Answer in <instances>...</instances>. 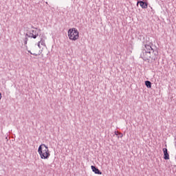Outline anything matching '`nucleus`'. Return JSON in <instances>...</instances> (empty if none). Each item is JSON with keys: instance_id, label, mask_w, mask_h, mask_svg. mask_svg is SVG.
Returning a JSON list of instances; mask_svg holds the SVG:
<instances>
[{"instance_id": "2", "label": "nucleus", "mask_w": 176, "mask_h": 176, "mask_svg": "<svg viewBox=\"0 0 176 176\" xmlns=\"http://www.w3.org/2000/svg\"><path fill=\"white\" fill-rule=\"evenodd\" d=\"M38 154L41 159H49L50 157V152L49 148L45 144H41L38 147Z\"/></svg>"}, {"instance_id": "11", "label": "nucleus", "mask_w": 176, "mask_h": 176, "mask_svg": "<svg viewBox=\"0 0 176 176\" xmlns=\"http://www.w3.org/2000/svg\"><path fill=\"white\" fill-rule=\"evenodd\" d=\"M2 98V94L0 92V100Z\"/></svg>"}, {"instance_id": "4", "label": "nucleus", "mask_w": 176, "mask_h": 176, "mask_svg": "<svg viewBox=\"0 0 176 176\" xmlns=\"http://www.w3.org/2000/svg\"><path fill=\"white\" fill-rule=\"evenodd\" d=\"M67 34L70 41H77V39H79V32L76 28L69 29Z\"/></svg>"}, {"instance_id": "8", "label": "nucleus", "mask_w": 176, "mask_h": 176, "mask_svg": "<svg viewBox=\"0 0 176 176\" xmlns=\"http://www.w3.org/2000/svg\"><path fill=\"white\" fill-rule=\"evenodd\" d=\"M41 45L45 46V40L43 38H41V41L38 43V47H41Z\"/></svg>"}, {"instance_id": "9", "label": "nucleus", "mask_w": 176, "mask_h": 176, "mask_svg": "<svg viewBox=\"0 0 176 176\" xmlns=\"http://www.w3.org/2000/svg\"><path fill=\"white\" fill-rule=\"evenodd\" d=\"M145 85L146 86V87H148V89H151V87H152V83L151 82V81H146L145 82Z\"/></svg>"}, {"instance_id": "6", "label": "nucleus", "mask_w": 176, "mask_h": 176, "mask_svg": "<svg viewBox=\"0 0 176 176\" xmlns=\"http://www.w3.org/2000/svg\"><path fill=\"white\" fill-rule=\"evenodd\" d=\"M164 152V159L165 160H170V155L168 154V151L167 148H163Z\"/></svg>"}, {"instance_id": "7", "label": "nucleus", "mask_w": 176, "mask_h": 176, "mask_svg": "<svg viewBox=\"0 0 176 176\" xmlns=\"http://www.w3.org/2000/svg\"><path fill=\"white\" fill-rule=\"evenodd\" d=\"M91 168L92 170V171L94 173H95V174H99L100 175H101V174H102V173H101V171H100V170L97 168H96V166H91Z\"/></svg>"}, {"instance_id": "3", "label": "nucleus", "mask_w": 176, "mask_h": 176, "mask_svg": "<svg viewBox=\"0 0 176 176\" xmlns=\"http://www.w3.org/2000/svg\"><path fill=\"white\" fill-rule=\"evenodd\" d=\"M32 28L34 30H27L26 36H28V38H33V39H36L39 35V32H41V30H38V28H36L34 26H32Z\"/></svg>"}, {"instance_id": "1", "label": "nucleus", "mask_w": 176, "mask_h": 176, "mask_svg": "<svg viewBox=\"0 0 176 176\" xmlns=\"http://www.w3.org/2000/svg\"><path fill=\"white\" fill-rule=\"evenodd\" d=\"M144 47L145 49L142 50L140 54V57L144 61H147V63L151 64L155 60H157V56H159V52L151 45L145 44Z\"/></svg>"}, {"instance_id": "5", "label": "nucleus", "mask_w": 176, "mask_h": 176, "mask_svg": "<svg viewBox=\"0 0 176 176\" xmlns=\"http://www.w3.org/2000/svg\"><path fill=\"white\" fill-rule=\"evenodd\" d=\"M138 5H140L142 9H146L148 8V3L143 1H138L137 6H138Z\"/></svg>"}, {"instance_id": "10", "label": "nucleus", "mask_w": 176, "mask_h": 176, "mask_svg": "<svg viewBox=\"0 0 176 176\" xmlns=\"http://www.w3.org/2000/svg\"><path fill=\"white\" fill-rule=\"evenodd\" d=\"M28 42V37H25V38H24V44L25 45H27V43Z\"/></svg>"}]
</instances>
